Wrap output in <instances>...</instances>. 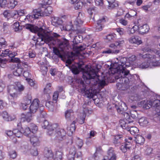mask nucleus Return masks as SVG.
<instances>
[{
  "mask_svg": "<svg viewBox=\"0 0 160 160\" xmlns=\"http://www.w3.org/2000/svg\"><path fill=\"white\" fill-rule=\"evenodd\" d=\"M16 87L17 89V92H21L23 91L25 88L23 85L21 84L19 82H17L15 83Z\"/></svg>",
  "mask_w": 160,
  "mask_h": 160,
  "instance_id": "nucleus-33",
  "label": "nucleus"
},
{
  "mask_svg": "<svg viewBox=\"0 0 160 160\" xmlns=\"http://www.w3.org/2000/svg\"><path fill=\"white\" fill-rule=\"evenodd\" d=\"M120 50L119 49H114L111 48L106 49L105 50L102 52L103 53L108 54H117L119 52Z\"/></svg>",
  "mask_w": 160,
  "mask_h": 160,
  "instance_id": "nucleus-29",
  "label": "nucleus"
},
{
  "mask_svg": "<svg viewBox=\"0 0 160 160\" xmlns=\"http://www.w3.org/2000/svg\"><path fill=\"white\" fill-rule=\"evenodd\" d=\"M152 149L151 148H148L145 150V154L147 156H149L152 153Z\"/></svg>",
  "mask_w": 160,
  "mask_h": 160,
  "instance_id": "nucleus-60",
  "label": "nucleus"
},
{
  "mask_svg": "<svg viewBox=\"0 0 160 160\" xmlns=\"http://www.w3.org/2000/svg\"><path fill=\"white\" fill-rule=\"evenodd\" d=\"M30 151L31 154L33 156H37L38 154V150L35 148L31 149Z\"/></svg>",
  "mask_w": 160,
  "mask_h": 160,
  "instance_id": "nucleus-62",
  "label": "nucleus"
},
{
  "mask_svg": "<svg viewBox=\"0 0 160 160\" xmlns=\"http://www.w3.org/2000/svg\"><path fill=\"white\" fill-rule=\"evenodd\" d=\"M120 126L124 129H126L128 127V123L124 120L120 121Z\"/></svg>",
  "mask_w": 160,
  "mask_h": 160,
  "instance_id": "nucleus-50",
  "label": "nucleus"
},
{
  "mask_svg": "<svg viewBox=\"0 0 160 160\" xmlns=\"http://www.w3.org/2000/svg\"><path fill=\"white\" fill-rule=\"evenodd\" d=\"M48 134L51 136L54 137V138L60 141H62L65 138L66 132L63 129L58 127L57 123L51 124L46 129Z\"/></svg>",
  "mask_w": 160,
  "mask_h": 160,
  "instance_id": "nucleus-4",
  "label": "nucleus"
},
{
  "mask_svg": "<svg viewBox=\"0 0 160 160\" xmlns=\"http://www.w3.org/2000/svg\"><path fill=\"white\" fill-rule=\"evenodd\" d=\"M112 64L111 63V64ZM131 63L128 61L126 58H120L118 62H115L112 65H110L109 67L108 73L110 75H115V79L119 83L126 84H137L134 75H132L130 71L126 69V67L130 66Z\"/></svg>",
  "mask_w": 160,
  "mask_h": 160,
  "instance_id": "nucleus-2",
  "label": "nucleus"
},
{
  "mask_svg": "<svg viewBox=\"0 0 160 160\" xmlns=\"http://www.w3.org/2000/svg\"><path fill=\"white\" fill-rule=\"evenodd\" d=\"M82 37L81 35H77L75 36L73 40V42L74 44L77 45L81 42L82 40Z\"/></svg>",
  "mask_w": 160,
  "mask_h": 160,
  "instance_id": "nucleus-35",
  "label": "nucleus"
},
{
  "mask_svg": "<svg viewBox=\"0 0 160 160\" xmlns=\"http://www.w3.org/2000/svg\"><path fill=\"white\" fill-rule=\"evenodd\" d=\"M8 3L7 0H0V7L2 8H5Z\"/></svg>",
  "mask_w": 160,
  "mask_h": 160,
  "instance_id": "nucleus-56",
  "label": "nucleus"
},
{
  "mask_svg": "<svg viewBox=\"0 0 160 160\" xmlns=\"http://www.w3.org/2000/svg\"><path fill=\"white\" fill-rule=\"evenodd\" d=\"M150 64L154 67L160 66V62L157 61H152L151 62H150Z\"/></svg>",
  "mask_w": 160,
  "mask_h": 160,
  "instance_id": "nucleus-63",
  "label": "nucleus"
},
{
  "mask_svg": "<svg viewBox=\"0 0 160 160\" xmlns=\"http://www.w3.org/2000/svg\"><path fill=\"white\" fill-rule=\"evenodd\" d=\"M143 102H145V101H142L141 102L143 104V108L145 109H148L152 106V102L150 101H147L144 104Z\"/></svg>",
  "mask_w": 160,
  "mask_h": 160,
  "instance_id": "nucleus-40",
  "label": "nucleus"
},
{
  "mask_svg": "<svg viewBox=\"0 0 160 160\" xmlns=\"http://www.w3.org/2000/svg\"><path fill=\"white\" fill-rule=\"evenodd\" d=\"M138 122L141 126H145L148 125L149 121L147 118L142 117L139 119Z\"/></svg>",
  "mask_w": 160,
  "mask_h": 160,
  "instance_id": "nucleus-25",
  "label": "nucleus"
},
{
  "mask_svg": "<svg viewBox=\"0 0 160 160\" xmlns=\"http://www.w3.org/2000/svg\"><path fill=\"white\" fill-rule=\"evenodd\" d=\"M23 71L22 68H17L13 72V74L16 76H19L22 74Z\"/></svg>",
  "mask_w": 160,
  "mask_h": 160,
  "instance_id": "nucleus-39",
  "label": "nucleus"
},
{
  "mask_svg": "<svg viewBox=\"0 0 160 160\" xmlns=\"http://www.w3.org/2000/svg\"><path fill=\"white\" fill-rule=\"evenodd\" d=\"M156 57L158 58V57H157V56L156 54V55H154L153 54H150L148 53L145 54L142 56V58H148L150 59L155 58Z\"/></svg>",
  "mask_w": 160,
  "mask_h": 160,
  "instance_id": "nucleus-44",
  "label": "nucleus"
},
{
  "mask_svg": "<svg viewBox=\"0 0 160 160\" xmlns=\"http://www.w3.org/2000/svg\"><path fill=\"white\" fill-rule=\"evenodd\" d=\"M52 92L51 84L50 83H48L44 89V94H49Z\"/></svg>",
  "mask_w": 160,
  "mask_h": 160,
  "instance_id": "nucleus-36",
  "label": "nucleus"
},
{
  "mask_svg": "<svg viewBox=\"0 0 160 160\" xmlns=\"http://www.w3.org/2000/svg\"><path fill=\"white\" fill-rule=\"evenodd\" d=\"M29 128L32 132V135L34 134L37 131L38 129V127L34 123H31Z\"/></svg>",
  "mask_w": 160,
  "mask_h": 160,
  "instance_id": "nucleus-42",
  "label": "nucleus"
},
{
  "mask_svg": "<svg viewBox=\"0 0 160 160\" xmlns=\"http://www.w3.org/2000/svg\"><path fill=\"white\" fill-rule=\"evenodd\" d=\"M95 3L97 6L105 7L106 6L104 4L103 0H95Z\"/></svg>",
  "mask_w": 160,
  "mask_h": 160,
  "instance_id": "nucleus-46",
  "label": "nucleus"
},
{
  "mask_svg": "<svg viewBox=\"0 0 160 160\" xmlns=\"http://www.w3.org/2000/svg\"><path fill=\"white\" fill-rule=\"evenodd\" d=\"M19 23L18 22H16L13 24V28L15 32L18 31V27L19 26Z\"/></svg>",
  "mask_w": 160,
  "mask_h": 160,
  "instance_id": "nucleus-61",
  "label": "nucleus"
},
{
  "mask_svg": "<svg viewBox=\"0 0 160 160\" xmlns=\"http://www.w3.org/2000/svg\"><path fill=\"white\" fill-rule=\"evenodd\" d=\"M72 60L68 59L66 61V63L68 64H66V65L69 68L74 74H78L79 73L80 71L83 69L82 68V65L79 63H77L75 64H72Z\"/></svg>",
  "mask_w": 160,
  "mask_h": 160,
  "instance_id": "nucleus-6",
  "label": "nucleus"
},
{
  "mask_svg": "<svg viewBox=\"0 0 160 160\" xmlns=\"http://www.w3.org/2000/svg\"><path fill=\"white\" fill-rule=\"evenodd\" d=\"M82 77L87 84H89L92 87L90 88L86 86L84 82L81 78L76 80L80 88L81 92L87 97L93 98L96 95L97 89H101L106 85L105 80H100L97 75V73L93 69L90 68L83 72Z\"/></svg>",
  "mask_w": 160,
  "mask_h": 160,
  "instance_id": "nucleus-1",
  "label": "nucleus"
},
{
  "mask_svg": "<svg viewBox=\"0 0 160 160\" xmlns=\"http://www.w3.org/2000/svg\"><path fill=\"white\" fill-rule=\"evenodd\" d=\"M24 100L26 104L29 105L32 102V97L30 95H28L25 97Z\"/></svg>",
  "mask_w": 160,
  "mask_h": 160,
  "instance_id": "nucleus-47",
  "label": "nucleus"
},
{
  "mask_svg": "<svg viewBox=\"0 0 160 160\" xmlns=\"http://www.w3.org/2000/svg\"><path fill=\"white\" fill-rule=\"evenodd\" d=\"M9 155L11 158L13 159L16 158L17 156L16 152L15 151H12L10 152Z\"/></svg>",
  "mask_w": 160,
  "mask_h": 160,
  "instance_id": "nucleus-59",
  "label": "nucleus"
},
{
  "mask_svg": "<svg viewBox=\"0 0 160 160\" xmlns=\"http://www.w3.org/2000/svg\"><path fill=\"white\" fill-rule=\"evenodd\" d=\"M7 91L12 97L15 98L18 97L17 89L15 85H11L8 86V87Z\"/></svg>",
  "mask_w": 160,
  "mask_h": 160,
  "instance_id": "nucleus-11",
  "label": "nucleus"
},
{
  "mask_svg": "<svg viewBox=\"0 0 160 160\" xmlns=\"http://www.w3.org/2000/svg\"><path fill=\"white\" fill-rule=\"evenodd\" d=\"M44 157L48 159H51L53 157V154L52 150L49 148H45L43 151Z\"/></svg>",
  "mask_w": 160,
  "mask_h": 160,
  "instance_id": "nucleus-17",
  "label": "nucleus"
},
{
  "mask_svg": "<svg viewBox=\"0 0 160 160\" xmlns=\"http://www.w3.org/2000/svg\"><path fill=\"white\" fill-rule=\"evenodd\" d=\"M151 102H152V105L154 107H158L160 105V100L158 99L151 101Z\"/></svg>",
  "mask_w": 160,
  "mask_h": 160,
  "instance_id": "nucleus-48",
  "label": "nucleus"
},
{
  "mask_svg": "<svg viewBox=\"0 0 160 160\" xmlns=\"http://www.w3.org/2000/svg\"><path fill=\"white\" fill-rule=\"evenodd\" d=\"M23 27V28L29 30L31 32L35 33H36L38 31L40 30V29L42 28V27L39 28L34 25L29 23L25 24Z\"/></svg>",
  "mask_w": 160,
  "mask_h": 160,
  "instance_id": "nucleus-12",
  "label": "nucleus"
},
{
  "mask_svg": "<svg viewBox=\"0 0 160 160\" xmlns=\"http://www.w3.org/2000/svg\"><path fill=\"white\" fill-rule=\"evenodd\" d=\"M17 0H9L7 4L8 7L10 9L14 8L18 4Z\"/></svg>",
  "mask_w": 160,
  "mask_h": 160,
  "instance_id": "nucleus-28",
  "label": "nucleus"
},
{
  "mask_svg": "<svg viewBox=\"0 0 160 160\" xmlns=\"http://www.w3.org/2000/svg\"><path fill=\"white\" fill-rule=\"evenodd\" d=\"M63 154L60 151H57L54 157V160H63Z\"/></svg>",
  "mask_w": 160,
  "mask_h": 160,
  "instance_id": "nucleus-26",
  "label": "nucleus"
},
{
  "mask_svg": "<svg viewBox=\"0 0 160 160\" xmlns=\"http://www.w3.org/2000/svg\"><path fill=\"white\" fill-rule=\"evenodd\" d=\"M76 155V158L75 160H82V154L81 152H78Z\"/></svg>",
  "mask_w": 160,
  "mask_h": 160,
  "instance_id": "nucleus-64",
  "label": "nucleus"
},
{
  "mask_svg": "<svg viewBox=\"0 0 160 160\" xmlns=\"http://www.w3.org/2000/svg\"><path fill=\"white\" fill-rule=\"evenodd\" d=\"M150 65V60H147V61L143 62L141 64H138V67L142 69H145L148 68Z\"/></svg>",
  "mask_w": 160,
  "mask_h": 160,
  "instance_id": "nucleus-27",
  "label": "nucleus"
},
{
  "mask_svg": "<svg viewBox=\"0 0 160 160\" xmlns=\"http://www.w3.org/2000/svg\"><path fill=\"white\" fill-rule=\"evenodd\" d=\"M73 113V111L72 109L67 110L65 112V117L66 119L68 120H70L71 114Z\"/></svg>",
  "mask_w": 160,
  "mask_h": 160,
  "instance_id": "nucleus-45",
  "label": "nucleus"
},
{
  "mask_svg": "<svg viewBox=\"0 0 160 160\" xmlns=\"http://www.w3.org/2000/svg\"><path fill=\"white\" fill-rule=\"evenodd\" d=\"M123 139L122 135L117 134L114 136L113 142L116 145L118 146L122 142Z\"/></svg>",
  "mask_w": 160,
  "mask_h": 160,
  "instance_id": "nucleus-21",
  "label": "nucleus"
},
{
  "mask_svg": "<svg viewBox=\"0 0 160 160\" xmlns=\"http://www.w3.org/2000/svg\"><path fill=\"white\" fill-rule=\"evenodd\" d=\"M96 7H91L88 8V13L89 14L91 18H92V16L93 15V12H94L96 10Z\"/></svg>",
  "mask_w": 160,
  "mask_h": 160,
  "instance_id": "nucleus-51",
  "label": "nucleus"
},
{
  "mask_svg": "<svg viewBox=\"0 0 160 160\" xmlns=\"http://www.w3.org/2000/svg\"><path fill=\"white\" fill-rule=\"evenodd\" d=\"M51 45H55L57 44L58 47V49L54 48L53 52L54 54L58 57L62 58L63 57L65 52L68 50L69 47V40L65 38H62L58 39L56 38H53L51 42Z\"/></svg>",
  "mask_w": 160,
  "mask_h": 160,
  "instance_id": "nucleus-3",
  "label": "nucleus"
},
{
  "mask_svg": "<svg viewBox=\"0 0 160 160\" xmlns=\"http://www.w3.org/2000/svg\"><path fill=\"white\" fill-rule=\"evenodd\" d=\"M124 42V41L123 40H118L116 41L114 43L111 44L109 45V47L114 49H118L121 48V45Z\"/></svg>",
  "mask_w": 160,
  "mask_h": 160,
  "instance_id": "nucleus-18",
  "label": "nucleus"
},
{
  "mask_svg": "<svg viewBox=\"0 0 160 160\" xmlns=\"http://www.w3.org/2000/svg\"><path fill=\"white\" fill-rule=\"evenodd\" d=\"M108 6L109 9H112L118 6V3L117 2H108Z\"/></svg>",
  "mask_w": 160,
  "mask_h": 160,
  "instance_id": "nucleus-41",
  "label": "nucleus"
},
{
  "mask_svg": "<svg viewBox=\"0 0 160 160\" xmlns=\"http://www.w3.org/2000/svg\"><path fill=\"white\" fill-rule=\"evenodd\" d=\"M22 120H23V121H26L28 122H30L32 119V115L31 113H28L26 115H25L24 114H22Z\"/></svg>",
  "mask_w": 160,
  "mask_h": 160,
  "instance_id": "nucleus-24",
  "label": "nucleus"
},
{
  "mask_svg": "<svg viewBox=\"0 0 160 160\" xmlns=\"http://www.w3.org/2000/svg\"><path fill=\"white\" fill-rule=\"evenodd\" d=\"M26 80L27 81L28 83L31 87H33L34 88L36 87L37 85L35 84L34 82L32 79H31L29 78H26Z\"/></svg>",
  "mask_w": 160,
  "mask_h": 160,
  "instance_id": "nucleus-52",
  "label": "nucleus"
},
{
  "mask_svg": "<svg viewBox=\"0 0 160 160\" xmlns=\"http://www.w3.org/2000/svg\"><path fill=\"white\" fill-rule=\"evenodd\" d=\"M51 23L52 25L55 27L62 26L63 23L62 20L58 17H52V18Z\"/></svg>",
  "mask_w": 160,
  "mask_h": 160,
  "instance_id": "nucleus-16",
  "label": "nucleus"
},
{
  "mask_svg": "<svg viewBox=\"0 0 160 160\" xmlns=\"http://www.w3.org/2000/svg\"><path fill=\"white\" fill-rule=\"evenodd\" d=\"M83 4L82 2H78L75 3V8L76 9H80L82 8Z\"/></svg>",
  "mask_w": 160,
  "mask_h": 160,
  "instance_id": "nucleus-53",
  "label": "nucleus"
},
{
  "mask_svg": "<svg viewBox=\"0 0 160 160\" xmlns=\"http://www.w3.org/2000/svg\"><path fill=\"white\" fill-rule=\"evenodd\" d=\"M29 138L31 142L34 147L38 146L39 145L40 142L39 139L37 137L34 136V134L32 136H31Z\"/></svg>",
  "mask_w": 160,
  "mask_h": 160,
  "instance_id": "nucleus-22",
  "label": "nucleus"
},
{
  "mask_svg": "<svg viewBox=\"0 0 160 160\" xmlns=\"http://www.w3.org/2000/svg\"><path fill=\"white\" fill-rule=\"evenodd\" d=\"M136 138V141L137 144H138L140 145H142L143 144L145 139L142 136L138 135L136 137H135Z\"/></svg>",
  "mask_w": 160,
  "mask_h": 160,
  "instance_id": "nucleus-31",
  "label": "nucleus"
},
{
  "mask_svg": "<svg viewBox=\"0 0 160 160\" xmlns=\"http://www.w3.org/2000/svg\"><path fill=\"white\" fill-rule=\"evenodd\" d=\"M83 20L81 19L80 18V15H79L78 16L77 18L76 22L77 23V24H76V25L78 27H80V25L82 24L83 23Z\"/></svg>",
  "mask_w": 160,
  "mask_h": 160,
  "instance_id": "nucleus-58",
  "label": "nucleus"
},
{
  "mask_svg": "<svg viewBox=\"0 0 160 160\" xmlns=\"http://www.w3.org/2000/svg\"><path fill=\"white\" fill-rule=\"evenodd\" d=\"M39 102L38 99L36 98L33 100L29 107L30 112L32 113H35L38 110L39 107Z\"/></svg>",
  "mask_w": 160,
  "mask_h": 160,
  "instance_id": "nucleus-10",
  "label": "nucleus"
},
{
  "mask_svg": "<svg viewBox=\"0 0 160 160\" xmlns=\"http://www.w3.org/2000/svg\"><path fill=\"white\" fill-rule=\"evenodd\" d=\"M76 143L78 147V148H81L83 145V143L82 139L78 138L76 141Z\"/></svg>",
  "mask_w": 160,
  "mask_h": 160,
  "instance_id": "nucleus-57",
  "label": "nucleus"
},
{
  "mask_svg": "<svg viewBox=\"0 0 160 160\" xmlns=\"http://www.w3.org/2000/svg\"><path fill=\"white\" fill-rule=\"evenodd\" d=\"M2 116L4 120L7 121H11L13 119L11 117L8 115V112L6 111L2 112Z\"/></svg>",
  "mask_w": 160,
  "mask_h": 160,
  "instance_id": "nucleus-32",
  "label": "nucleus"
},
{
  "mask_svg": "<svg viewBox=\"0 0 160 160\" xmlns=\"http://www.w3.org/2000/svg\"><path fill=\"white\" fill-rule=\"evenodd\" d=\"M108 157L109 160H116V156L114 150L112 148H110L108 152Z\"/></svg>",
  "mask_w": 160,
  "mask_h": 160,
  "instance_id": "nucleus-20",
  "label": "nucleus"
},
{
  "mask_svg": "<svg viewBox=\"0 0 160 160\" xmlns=\"http://www.w3.org/2000/svg\"><path fill=\"white\" fill-rule=\"evenodd\" d=\"M116 35L112 33L109 34L106 37V39L109 41L112 42L116 39Z\"/></svg>",
  "mask_w": 160,
  "mask_h": 160,
  "instance_id": "nucleus-37",
  "label": "nucleus"
},
{
  "mask_svg": "<svg viewBox=\"0 0 160 160\" xmlns=\"http://www.w3.org/2000/svg\"><path fill=\"white\" fill-rule=\"evenodd\" d=\"M129 42L131 43H134L139 45L142 42L141 38L138 36H133L130 38Z\"/></svg>",
  "mask_w": 160,
  "mask_h": 160,
  "instance_id": "nucleus-19",
  "label": "nucleus"
},
{
  "mask_svg": "<svg viewBox=\"0 0 160 160\" xmlns=\"http://www.w3.org/2000/svg\"><path fill=\"white\" fill-rule=\"evenodd\" d=\"M38 113L37 116L38 122L40 123L42 122V128L44 129H46L48 127V126L52 124L45 119L47 116V113L45 112H39Z\"/></svg>",
  "mask_w": 160,
  "mask_h": 160,
  "instance_id": "nucleus-7",
  "label": "nucleus"
},
{
  "mask_svg": "<svg viewBox=\"0 0 160 160\" xmlns=\"http://www.w3.org/2000/svg\"><path fill=\"white\" fill-rule=\"evenodd\" d=\"M95 132L93 131H91L90 133V137H88V138H87V140H86V142L87 144H89L91 143V142L90 141H89L91 138V137H94L95 135Z\"/></svg>",
  "mask_w": 160,
  "mask_h": 160,
  "instance_id": "nucleus-54",
  "label": "nucleus"
},
{
  "mask_svg": "<svg viewBox=\"0 0 160 160\" xmlns=\"http://www.w3.org/2000/svg\"><path fill=\"white\" fill-rule=\"evenodd\" d=\"M108 20V19L106 16H103L102 18L98 19L97 21L95 27L96 32H99L102 31L104 27V24Z\"/></svg>",
  "mask_w": 160,
  "mask_h": 160,
  "instance_id": "nucleus-9",
  "label": "nucleus"
},
{
  "mask_svg": "<svg viewBox=\"0 0 160 160\" xmlns=\"http://www.w3.org/2000/svg\"><path fill=\"white\" fill-rule=\"evenodd\" d=\"M36 33L37 34L38 37L36 40H34L35 41H36L35 45L42 46L45 43H48V44L51 45V42L52 41V37L50 35L49 32L42 28Z\"/></svg>",
  "mask_w": 160,
  "mask_h": 160,
  "instance_id": "nucleus-5",
  "label": "nucleus"
},
{
  "mask_svg": "<svg viewBox=\"0 0 160 160\" xmlns=\"http://www.w3.org/2000/svg\"><path fill=\"white\" fill-rule=\"evenodd\" d=\"M131 117L133 119H136L138 117L137 111L136 110H132L130 112Z\"/></svg>",
  "mask_w": 160,
  "mask_h": 160,
  "instance_id": "nucleus-49",
  "label": "nucleus"
},
{
  "mask_svg": "<svg viewBox=\"0 0 160 160\" xmlns=\"http://www.w3.org/2000/svg\"><path fill=\"white\" fill-rule=\"evenodd\" d=\"M38 9H39L40 11H42V12L43 15L41 16H44V13L49 14V11H48V10L47 9V7L45 5L44 3H41L40 6V8H38Z\"/></svg>",
  "mask_w": 160,
  "mask_h": 160,
  "instance_id": "nucleus-30",
  "label": "nucleus"
},
{
  "mask_svg": "<svg viewBox=\"0 0 160 160\" xmlns=\"http://www.w3.org/2000/svg\"><path fill=\"white\" fill-rule=\"evenodd\" d=\"M77 154L76 148L73 146H72L68 154L67 155L68 159V160H75L76 158Z\"/></svg>",
  "mask_w": 160,
  "mask_h": 160,
  "instance_id": "nucleus-13",
  "label": "nucleus"
},
{
  "mask_svg": "<svg viewBox=\"0 0 160 160\" xmlns=\"http://www.w3.org/2000/svg\"><path fill=\"white\" fill-rule=\"evenodd\" d=\"M76 122L74 121L71 124L70 126L67 128L68 130H69L72 133L75 132L76 129L75 127Z\"/></svg>",
  "mask_w": 160,
  "mask_h": 160,
  "instance_id": "nucleus-43",
  "label": "nucleus"
},
{
  "mask_svg": "<svg viewBox=\"0 0 160 160\" xmlns=\"http://www.w3.org/2000/svg\"><path fill=\"white\" fill-rule=\"evenodd\" d=\"M53 102L51 101H48L46 102V106L49 109H53L54 106L53 105Z\"/></svg>",
  "mask_w": 160,
  "mask_h": 160,
  "instance_id": "nucleus-55",
  "label": "nucleus"
},
{
  "mask_svg": "<svg viewBox=\"0 0 160 160\" xmlns=\"http://www.w3.org/2000/svg\"><path fill=\"white\" fill-rule=\"evenodd\" d=\"M129 131L131 134L133 136L138 135V133L139 132V130L136 127H132L130 129Z\"/></svg>",
  "mask_w": 160,
  "mask_h": 160,
  "instance_id": "nucleus-38",
  "label": "nucleus"
},
{
  "mask_svg": "<svg viewBox=\"0 0 160 160\" xmlns=\"http://www.w3.org/2000/svg\"><path fill=\"white\" fill-rule=\"evenodd\" d=\"M42 11H40L39 9H34L33 10V14L32 15L28 14L26 16L28 19H32V18L37 19L39 16L43 15Z\"/></svg>",
  "mask_w": 160,
  "mask_h": 160,
  "instance_id": "nucleus-14",
  "label": "nucleus"
},
{
  "mask_svg": "<svg viewBox=\"0 0 160 160\" xmlns=\"http://www.w3.org/2000/svg\"><path fill=\"white\" fill-rule=\"evenodd\" d=\"M86 47V45L84 44L79 46H74L73 48L75 49L76 51L80 52L84 50Z\"/></svg>",
  "mask_w": 160,
  "mask_h": 160,
  "instance_id": "nucleus-34",
  "label": "nucleus"
},
{
  "mask_svg": "<svg viewBox=\"0 0 160 160\" xmlns=\"http://www.w3.org/2000/svg\"><path fill=\"white\" fill-rule=\"evenodd\" d=\"M138 30L139 33L143 34L148 32L149 30V26L147 24L138 25Z\"/></svg>",
  "mask_w": 160,
  "mask_h": 160,
  "instance_id": "nucleus-15",
  "label": "nucleus"
},
{
  "mask_svg": "<svg viewBox=\"0 0 160 160\" xmlns=\"http://www.w3.org/2000/svg\"><path fill=\"white\" fill-rule=\"evenodd\" d=\"M21 131H22V133L23 134L27 137H30L31 136H32V132L30 130V129L29 127H26L24 128H21Z\"/></svg>",
  "mask_w": 160,
  "mask_h": 160,
  "instance_id": "nucleus-23",
  "label": "nucleus"
},
{
  "mask_svg": "<svg viewBox=\"0 0 160 160\" xmlns=\"http://www.w3.org/2000/svg\"><path fill=\"white\" fill-rule=\"evenodd\" d=\"M117 109L118 113L121 114H123L124 115H126L127 117H128V118H129V116L128 113L125 111L128 109V107L126 103L124 102H120L116 103L114 104V106Z\"/></svg>",
  "mask_w": 160,
  "mask_h": 160,
  "instance_id": "nucleus-8",
  "label": "nucleus"
}]
</instances>
